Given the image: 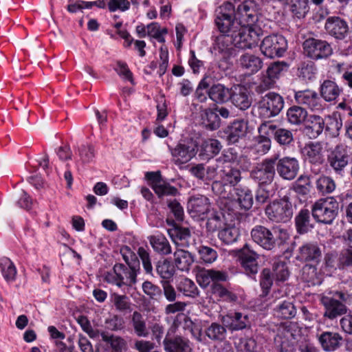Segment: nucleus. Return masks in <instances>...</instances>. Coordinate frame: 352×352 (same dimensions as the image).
Instances as JSON below:
<instances>
[{
  "instance_id": "nucleus-1",
  "label": "nucleus",
  "mask_w": 352,
  "mask_h": 352,
  "mask_svg": "<svg viewBox=\"0 0 352 352\" xmlns=\"http://www.w3.org/2000/svg\"><path fill=\"white\" fill-rule=\"evenodd\" d=\"M260 14V5L254 0H244L235 6V19L238 20L242 32L244 31L248 35L255 32L256 43L258 41L261 31V28L256 25Z\"/></svg>"
},
{
  "instance_id": "nucleus-2",
  "label": "nucleus",
  "mask_w": 352,
  "mask_h": 352,
  "mask_svg": "<svg viewBox=\"0 0 352 352\" xmlns=\"http://www.w3.org/2000/svg\"><path fill=\"white\" fill-rule=\"evenodd\" d=\"M248 35L245 32L239 33H221L215 40V49L220 52L232 54L234 47L241 50L252 49L257 45L255 32Z\"/></svg>"
},
{
  "instance_id": "nucleus-3",
  "label": "nucleus",
  "mask_w": 352,
  "mask_h": 352,
  "mask_svg": "<svg viewBox=\"0 0 352 352\" xmlns=\"http://www.w3.org/2000/svg\"><path fill=\"white\" fill-rule=\"evenodd\" d=\"M235 6L225 2L215 11L214 23L221 33H239L242 28L234 16Z\"/></svg>"
},
{
  "instance_id": "nucleus-4",
  "label": "nucleus",
  "mask_w": 352,
  "mask_h": 352,
  "mask_svg": "<svg viewBox=\"0 0 352 352\" xmlns=\"http://www.w3.org/2000/svg\"><path fill=\"white\" fill-rule=\"evenodd\" d=\"M137 269L135 266L116 264L113 270L104 274V280L118 287L124 285L131 287L137 282Z\"/></svg>"
},
{
  "instance_id": "nucleus-5",
  "label": "nucleus",
  "mask_w": 352,
  "mask_h": 352,
  "mask_svg": "<svg viewBox=\"0 0 352 352\" xmlns=\"http://www.w3.org/2000/svg\"><path fill=\"white\" fill-rule=\"evenodd\" d=\"M241 173L236 168L224 169L221 174V179L214 181L212 184V190L214 194L222 198H230L232 188L238 186L241 180Z\"/></svg>"
},
{
  "instance_id": "nucleus-6",
  "label": "nucleus",
  "mask_w": 352,
  "mask_h": 352,
  "mask_svg": "<svg viewBox=\"0 0 352 352\" xmlns=\"http://www.w3.org/2000/svg\"><path fill=\"white\" fill-rule=\"evenodd\" d=\"M339 204L333 197L320 199L311 207L314 219L318 223L331 224L338 214Z\"/></svg>"
},
{
  "instance_id": "nucleus-7",
  "label": "nucleus",
  "mask_w": 352,
  "mask_h": 352,
  "mask_svg": "<svg viewBox=\"0 0 352 352\" xmlns=\"http://www.w3.org/2000/svg\"><path fill=\"white\" fill-rule=\"evenodd\" d=\"M265 213L272 222L287 223L293 216L294 208L289 198L285 196L280 200L269 204L265 208Z\"/></svg>"
},
{
  "instance_id": "nucleus-8",
  "label": "nucleus",
  "mask_w": 352,
  "mask_h": 352,
  "mask_svg": "<svg viewBox=\"0 0 352 352\" xmlns=\"http://www.w3.org/2000/svg\"><path fill=\"white\" fill-rule=\"evenodd\" d=\"M351 160L350 148L345 144L337 145L327 155V165L336 175L342 177Z\"/></svg>"
},
{
  "instance_id": "nucleus-9",
  "label": "nucleus",
  "mask_w": 352,
  "mask_h": 352,
  "mask_svg": "<svg viewBox=\"0 0 352 352\" xmlns=\"http://www.w3.org/2000/svg\"><path fill=\"white\" fill-rule=\"evenodd\" d=\"M284 99L278 94L269 92L258 101L257 112L261 118L269 119L278 115L284 107Z\"/></svg>"
},
{
  "instance_id": "nucleus-10",
  "label": "nucleus",
  "mask_w": 352,
  "mask_h": 352,
  "mask_svg": "<svg viewBox=\"0 0 352 352\" xmlns=\"http://www.w3.org/2000/svg\"><path fill=\"white\" fill-rule=\"evenodd\" d=\"M171 161L176 166H182L190 162L197 153L198 146L192 139L180 140L175 146H168Z\"/></svg>"
},
{
  "instance_id": "nucleus-11",
  "label": "nucleus",
  "mask_w": 352,
  "mask_h": 352,
  "mask_svg": "<svg viewBox=\"0 0 352 352\" xmlns=\"http://www.w3.org/2000/svg\"><path fill=\"white\" fill-rule=\"evenodd\" d=\"M260 48L262 54L267 58L281 57L287 49V42L280 34H271L263 38Z\"/></svg>"
},
{
  "instance_id": "nucleus-12",
  "label": "nucleus",
  "mask_w": 352,
  "mask_h": 352,
  "mask_svg": "<svg viewBox=\"0 0 352 352\" xmlns=\"http://www.w3.org/2000/svg\"><path fill=\"white\" fill-rule=\"evenodd\" d=\"M305 54L311 59H324L333 53V49L326 41L309 38L303 42Z\"/></svg>"
},
{
  "instance_id": "nucleus-13",
  "label": "nucleus",
  "mask_w": 352,
  "mask_h": 352,
  "mask_svg": "<svg viewBox=\"0 0 352 352\" xmlns=\"http://www.w3.org/2000/svg\"><path fill=\"white\" fill-rule=\"evenodd\" d=\"M275 162L276 159L271 157L257 164L250 173L251 178L259 185L271 184L276 173Z\"/></svg>"
},
{
  "instance_id": "nucleus-14",
  "label": "nucleus",
  "mask_w": 352,
  "mask_h": 352,
  "mask_svg": "<svg viewBox=\"0 0 352 352\" xmlns=\"http://www.w3.org/2000/svg\"><path fill=\"white\" fill-rule=\"evenodd\" d=\"M238 258L244 272L248 276H254L258 272L259 254L251 245L245 243L238 250Z\"/></svg>"
},
{
  "instance_id": "nucleus-15",
  "label": "nucleus",
  "mask_w": 352,
  "mask_h": 352,
  "mask_svg": "<svg viewBox=\"0 0 352 352\" xmlns=\"http://www.w3.org/2000/svg\"><path fill=\"white\" fill-rule=\"evenodd\" d=\"M276 159V171L280 178L284 180L292 181L297 175L300 170V163L294 157L285 156L283 157H274Z\"/></svg>"
},
{
  "instance_id": "nucleus-16",
  "label": "nucleus",
  "mask_w": 352,
  "mask_h": 352,
  "mask_svg": "<svg viewBox=\"0 0 352 352\" xmlns=\"http://www.w3.org/2000/svg\"><path fill=\"white\" fill-rule=\"evenodd\" d=\"M258 132L274 138L280 146H289L294 142L293 131L279 127L271 122H263L258 127Z\"/></svg>"
},
{
  "instance_id": "nucleus-17",
  "label": "nucleus",
  "mask_w": 352,
  "mask_h": 352,
  "mask_svg": "<svg viewBox=\"0 0 352 352\" xmlns=\"http://www.w3.org/2000/svg\"><path fill=\"white\" fill-rule=\"evenodd\" d=\"M294 99L298 104L305 105L311 111L320 113L324 109V104L314 90L295 91Z\"/></svg>"
},
{
  "instance_id": "nucleus-18",
  "label": "nucleus",
  "mask_w": 352,
  "mask_h": 352,
  "mask_svg": "<svg viewBox=\"0 0 352 352\" xmlns=\"http://www.w3.org/2000/svg\"><path fill=\"white\" fill-rule=\"evenodd\" d=\"M251 237L254 242L266 250L276 248L277 239L272 232L263 226H256L251 230Z\"/></svg>"
},
{
  "instance_id": "nucleus-19",
  "label": "nucleus",
  "mask_w": 352,
  "mask_h": 352,
  "mask_svg": "<svg viewBox=\"0 0 352 352\" xmlns=\"http://www.w3.org/2000/svg\"><path fill=\"white\" fill-rule=\"evenodd\" d=\"M187 208L192 217L204 219L210 210V203L207 197L197 195L189 199Z\"/></svg>"
},
{
  "instance_id": "nucleus-20",
  "label": "nucleus",
  "mask_w": 352,
  "mask_h": 352,
  "mask_svg": "<svg viewBox=\"0 0 352 352\" xmlns=\"http://www.w3.org/2000/svg\"><path fill=\"white\" fill-rule=\"evenodd\" d=\"M229 100L237 109L245 111L248 109L252 103V98L250 91L242 85H237L230 92Z\"/></svg>"
},
{
  "instance_id": "nucleus-21",
  "label": "nucleus",
  "mask_w": 352,
  "mask_h": 352,
  "mask_svg": "<svg viewBox=\"0 0 352 352\" xmlns=\"http://www.w3.org/2000/svg\"><path fill=\"white\" fill-rule=\"evenodd\" d=\"M296 259L303 262L318 263L322 258V252L316 242H306L299 247Z\"/></svg>"
},
{
  "instance_id": "nucleus-22",
  "label": "nucleus",
  "mask_w": 352,
  "mask_h": 352,
  "mask_svg": "<svg viewBox=\"0 0 352 352\" xmlns=\"http://www.w3.org/2000/svg\"><path fill=\"white\" fill-rule=\"evenodd\" d=\"M320 301L324 307V316L329 319L333 320L347 312L346 305L336 298L322 296Z\"/></svg>"
},
{
  "instance_id": "nucleus-23",
  "label": "nucleus",
  "mask_w": 352,
  "mask_h": 352,
  "mask_svg": "<svg viewBox=\"0 0 352 352\" xmlns=\"http://www.w3.org/2000/svg\"><path fill=\"white\" fill-rule=\"evenodd\" d=\"M294 334L290 329L283 327L278 329L274 338V344L280 352H294Z\"/></svg>"
},
{
  "instance_id": "nucleus-24",
  "label": "nucleus",
  "mask_w": 352,
  "mask_h": 352,
  "mask_svg": "<svg viewBox=\"0 0 352 352\" xmlns=\"http://www.w3.org/2000/svg\"><path fill=\"white\" fill-rule=\"evenodd\" d=\"M324 28L331 36L338 39L344 38L349 30L346 22L338 16L329 17L326 21Z\"/></svg>"
},
{
  "instance_id": "nucleus-25",
  "label": "nucleus",
  "mask_w": 352,
  "mask_h": 352,
  "mask_svg": "<svg viewBox=\"0 0 352 352\" xmlns=\"http://www.w3.org/2000/svg\"><path fill=\"white\" fill-rule=\"evenodd\" d=\"M224 325L232 331H239L250 325V320L246 314L241 312H230L223 317Z\"/></svg>"
},
{
  "instance_id": "nucleus-26",
  "label": "nucleus",
  "mask_w": 352,
  "mask_h": 352,
  "mask_svg": "<svg viewBox=\"0 0 352 352\" xmlns=\"http://www.w3.org/2000/svg\"><path fill=\"white\" fill-rule=\"evenodd\" d=\"M163 344L166 352H192L190 340L179 336L165 338Z\"/></svg>"
},
{
  "instance_id": "nucleus-27",
  "label": "nucleus",
  "mask_w": 352,
  "mask_h": 352,
  "mask_svg": "<svg viewBox=\"0 0 352 352\" xmlns=\"http://www.w3.org/2000/svg\"><path fill=\"white\" fill-rule=\"evenodd\" d=\"M146 176L148 179L153 182V189L159 197L175 196L178 193V190L175 187L162 181L155 173L148 172Z\"/></svg>"
},
{
  "instance_id": "nucleus-28",
  "label": "nucleus",
  "mask_w": 352,
  "mask_h": 352,
  "mask_svg": "<svg viewBox=\"0 0 352 352\" xmlns=\"http://www.w3.org/2000/svg\"><path fill=\"white\" fill-rule=\"evenodd\" d=\"M173 263L178 270L188 272L195 262L194 255L188 250L177 248L173 253Z\"/></svg>"
},
{
  "instance_id": "nucleus-29",
  "label": "nucleus",
  "mask_w": 352,
  "mask_h": 352,
  "mask_svg": "<svg viewBox=\"0 0 352 352\" xmlns=\"http://www.w3.org/2000/svg\"><path fill=\"white\" fill-rule=\"evenodd\" d=\"M323 146L319 142H310L303 148L306 160L313 164H322L324 162Z\"/></svg>"
},
{
  "instance_id": "nucleus-30",
  "label": "nucleus",
  "mask_w": 352,
  "mask_h": 352,
  "mask_svg": "<svg viewBox=\"0 0 352 352\" xmlns=\"http://www.w3.org/2000/svg\"><path fill=\"white\" fill-rule=\"evenodd\" d=\"M227 279L226 272L214 270H202L197 274V280L201 287H206L211 282L225 281Z\"/></svg>"
},
{
  "instance_id": "nucleus-31",
  "label": "nucleus",
  "mask_w": 352,
  "mask_h": 352,
  "mask_svg": "<svg viewBox=\"0 0 352 352\" xmlns=\"http://www.w3.org/2000/svg\"><path fill=\"white\" fill-rule=\"evenodd\" d=\"M342 92V89L331 80H324L320 87L321 97L328 102L336 101Z\"/></svg>"
},
{
  "instance_id": "nucleus-32",
  "label": "nucleus",
  "mask_w": 352,
  "mask_h": 352,
  "mask_svg": "<svg viewBox=\"0 0 352 352\" xmlns=\"http://www.w3.org/2000/svg\"><path fill=\"white\" fill-rule=\"evenodd\" d=\"M168 233L177 248H188L190 245L191 234L188 228L176 226L169 229Z\"/></svg>"
},
{
  "instance_id": "nucleus-33",
  "label": "nucleus",
  "mask_w": 352,
  "mask_h": 352,
  "mask_svg": "<svg viewBox=\"0 0 352 352\" xmlns=\"http://www.w3.org/2000/svg\"><path fill=\"white\" fill-rule=\"evenodd\" d=\"M248 129V122L244 120H238L233 122L227 135L228 142L230 144L237 142L239 139L245 136Z\"/></svg>"
},
{
  "instance_id": "nucleus-34",
  "label": "nucleus",
  "mask_w": 352,
  "mask_h": 352,
  "mask_svg": "<svg viewBox=\"0 0 352 352\" xmlns=\"http://www.w3.org/2000/svg\"><path fill=\"white\" fill-rule=\"evenodd\" d=\"M234 193L240 207L245 210H250L253 205L254 199L252 190L246 186L239 185L234 188Z\"/></svg>"
},
{
  "instance_id": "nucleus-35",
  "label": "nucleus",
  "mask_w": 352,
  "mask_h": 352,
  "mask_svg": "<svg viewBox=\"0 0 352 352\" xmlns=\"http://www.w3.org/2000/svg\"><path fill=\"white\" fill-rule=\"evenodd\" d=\"M230 89L222 84L212 85L208 90V96L210 100L217 104H223L229 100Z\"/></svg>"
},
{
  "instance_id": "nucleus-36",
  "label": "nucleus",
  "mask_w": 352,
  "mask_h": 352,
  "mask_svg": "<svg viewBox=\"0 0 352 352\" xmlns=\"http://www.w3.org/2000/svg\"><path fill=\"white\" fill-rule=\"evenodd\" d=\"M324 128V119L316 115L310 116L308 124L305 126V131L307 135L311 139L318 138L323 131Z\"/></svg>"
},
{
  "instance_id": "nucleus-37",
  "label": "nucleus",
  "mask_w": 352,
  "mask_h": 352,
  "mask_svg": "<svg viewBox=\"0 0 352 352\" xmlns=\"http://www.w3.org/2000/svg\"><path fill=\"white\" fill-rule=\"evenodd\" d=\"M342 340V338L339 333L329 331L322 333L319 338L323 349L327 351H333L337 349Z\"/></svg>"
},
{
  "instance_id": "nucleus-38",
  "label": "nucleus",
  "mask_w": 352,
  "mask_h": 352,
  "mask_svg": "<svg viewBox=\"0 0 352 352\" xmlns=\"http://www.w3.org/2000/svg\"><path fill=\"white\" fill-rule=\"evenodd\" d=\"M148 241L154 251L160 255L171 254L172 249L168 239L162 234L150 236Z\"/></svg>"
},
{
  "instance_id": "nucleus-39",
  "label": "nucleus",
  "mask_w": 352,
  "mask_h": 352,
  "mask_svg": "<svg viewBox=\"0 0 352 352\" xmlns=\"http://www.w3.org/2000/svg\"><path fill=\"white\" fill-rule=\"evenodd\" d=\"M131 324L135 333L138 337L146 338L148 336L144 316L138 311H135L131 316Z\"/></svg>"
},
{
  "instance_id": "nucleus-40",
  "label": "nucleus",
  "mask_w": 352,
  "mask_h": 352,
  "mask_svg": "<svg viewBox=\"0 0 352 352\" xmlns=\"http://www.w3.org/2000/svg\"><path fill=\"white\" fill-rule=\"evenodd\" d=\"M221 148V143L217 140H207L201 144L199 155L201 160H206L219 153Z\"/></svg>"
},
{
  "instance_id": "nucleus-41",
  "label": "nucleus",
  "mask_w": 352,
  "mask_h": 352,
  "mask_svg": "<svg viewBox=\"0 0 352 352\" xmlns=\"http://www.w3.org/2000/svg\"><path fill=\"white\" fill-rule=\"evenodd\" d=\"M241 67L252 74L256 73L263 66V61L254 54H245L239 59Z\"/></svg>"
},
{
  "instance_id": "nucleus-42",
  "label": "nucleus",
  "mask_w": 352,
  "mask_h": 352,
  "mask_svg": "<svg viewBox=\"0 0 352 352\" xmlns=\"http://www.w3.org/2000/svg\"><path fill=\"white\" fill-rule=\"evenodd\" d=\"M274 315L283 319H290L296 314V309L293 302L284 300L279 302L274 309Z\"/></svg>"
},
{
  "instance_id": "nucleus-43",
  "label": "nucleus",
  "mask_w": 352,
  "mask_h": 352,
  "mask_svg": "<svg viewBox=\"0 0 352 352\" xmlns=\"http://www.w3.org/2000/svg\"><path fill=\"white\" fill-rule=\"evenodd\" d=\"M102 340L110 344L114 352H122L126 346V342L120 336L109 334L106 331H101Z\"/></svg>"
},
{
  "instance_id": "nucleus-44",
  "label": "nucleus",
  "mask_w": 352,
  "mask_h": 352,
  "mask_svg": "<svg viewBox=\"0 0 352 352\" xmlns=\"http://www.w3.org/2000/svg\"><path fill=\"white\" fill-rule=\"evenodd\" d=\"M202 124L210 130H216L220 126L219 115L210 109H205L201 113Z\"/></svg>"
},
{
  "instance_id": "nucleus-45",
  "label": "nucleus",
  "mask_w": 352,
  "mask_h": 352,
  "mask_svg": "<svg viewBox=\"0 0 352 352\" xmlns=\"http://www.w3.org/2000/svg\"><path fill=\"white\" fill-rule=\"evenodd\" d=\"M315 184L318 192L322 195L331 193L336 188L334 180L331 177L324 175H320L316 179Z\"/></svg>"
},
{
  "instance_id": "nucleus-46",
  "label": "nucleus",
  "mask_w": 352,
  "mask_h": 352,
  "mask_svg": "<svg viewBox=\"0 0 352 352\" xmlns=\"http://www.w3.org/2000/svg\"><path fill=\"white\" fill-rule=\"evenodd\" d=\"M177 289L188 297L195 298L199 295V289L195 283L188 278H182L177 285Z\"/></svg>"
},
{
  "instance_id": "nucleus-47",
  "label": "nucleus",
  "mask_w": 352,
  "mask_h": 352,
  "mask_svg": "<svg viewBox=\"0 0 352 352\" xmlns=\"http://www.w3.org/2000/svg\"><path fill=\"white\" fill-rule=\"evenodd\" d=\"M307 116V111L299 106H292L287 111V120L292 124H300L305 120Z\"/></svg>"
},
{
  "instance_id": "nucleus-48",
  "label": "nucleus",
  "mask_w": 352,
  "mask_h": 352,
  "mask_svg": "<svg viewBox=\"0 0 352 352\" xmlns=\"http://www.w3.org/2000/svg\"><path fill=\"white\" fill-rule=\"evenodd\" d=\"M295 223L298 233L307 232L312 228L310 223L309 211L307 209L301 210L295 218Z\"/></svg>"
},
{
  "instance_id": "nucleus-49",
  "label": "nucleus",
  "mask_w": 352,
  "mask_h": 352,
  "mask_svg": "<svg viewBox=\"0 0 352 352\" xmlns=\"http://www.w3.org/2000/svg\"><path fill=\"white\" fill-rule=\"evenodd\" d=\"M156 272L162 279L169 280L175 273V266L169 260L164 259L157 262Z\"/></svg>"
},
{
  "instance_id": "nucleus-50",
  "label": "nucleus",
  "mask_w": 352,
  "mask_h": 352,
  "mask_svg": "<svg viewBox=\"0 0 352 352\" xmlns=\"http://www.w3.org/2000/svg\"><path fill=\"white\" fill-rule=\"evenodd\" d=\"M239 230L235 226H228L221 229L218 233L219 239L226 245L236 242L239 236Z\"/></svg>"
},
{
  "instance_id": "nucleus-51",
  "label": "nucleus",
  "mask_w": 352,
  "mask_h": 352,
  "mask_svg": "<svg viewBox=\"0 0 352 352\" xmlns=\"http://www.w3.org/2000/svg\"><path fill=\"white\" fill-rule=\"evenodd\" d=\"M0 268L3 276L6 281H13L15 279L16 270L10 258L6 257L2 258L0 260Z\"/></svg>"
},
{
  "instance_id": "nucleus-52",
  "label": "nucleus",
  "mask_w": 352,
  "mask_h": 352,
  "mask_svg": "<svg viewBox=\"0 0 352 352\" xmlns=\"http://www.w3.org/2000/svg\"><path fill=\"white\" fill-rule=\"evenodd\" d=\"M226 329L223 325L212 323L206 330V336L212 340H223L226 337Z\"/></svg>"
},
{
  "instance_id": "nucleus-53",
  "label": "nucleus",
  "mask_w": 352,
  "mask_h": 352,
  "mask_svg": "<svg viewBox=\"0 0 352 352\" xmlns=\"http://www.w3.org/2000/svg\"><path fill=\"white\" fill-rule=\"evenodd\" d=\"M273 276L276 283L285 282L289 278V269L285 262L278 261L274 263Z\"/></svg>"
},
{
  "instance_id": "nucleus-54",
  "label": "nucleus",
  "mask_w": 352,
  "mask_h": 352,
  "mask_svg": "<svg viewBox=\"0 0 352 352\" xmlns=\"http://www.w3.org/2000/svg\"><path fill=\"white\" fill-rule=\"evenodd\" d=\"M309 9V0H294L290 4L291 12L298 19L305 17Z\"/></svg>"
},
{
  "instance_id": "nucleus-55",
  "label": "nucleus",
  "mask_w": 352,
  "mask_h": 352,
  "mask_svg": "<svg viewBox=\"0 0 352 352\" xmlns=\"http://www.w3.org/2000/svg\"><path fill=\"white\" fill-rule=\"evenodd\" d=\"M259 135L256 138L254 144L255 151L260 155H264L267 153L271 148V136H268L267 134L259 133Z\"/></svg>"
},
{
  "instance_id": "nucleus-56",
  "label": "nucleus",
  "mask_w": 352,
  "mask_h": 352,
  "mask_svg": "<svg viewBox=\"0 0 352 352\" xmlns=\"http://www.w3.org/2000/svg\"><path fill=\"white\" fill-rule=\"evenodd\" d=\"M311 181L307 175H300L293 185L294 190L302 195L309 193L311 189Z\"/></svg>"
},
{
  "instance_id": "nucleus-57",
  "label": "nucleus",
  "mask_w": 352,
  "mask_h": 352,
  "mask_svg": "<svg viewBox=\"0 0 352 352\" xmlns=\"http://www.w3.org/2000/svg\"><path fill=\"white\" fill-rule=\"evenodd\" d=\"M302 276L304 280L311 285L320 283L317 272V268L313 265H306L302 268Z\"/></svg>"
},
{
  "instance_id": "nucleus-58",
  "label": "nucleus",
  "mask_w": 352,
  "mask_h": 352,
  "mask_svg": "<svg viewBox=\"0 0 352 352\" xmlns=\"http://www.w3.org/2000/svg\"><path fill=\"white\" fill-rule=\"evenodd\" d=\"M78 153L80 160L84 164L92 162L95 157V149L91 144H82L78 148Z\"/></svg>"
},
{
  "instance_id": "nucleus-59",
  "label": "nucleus",
  "mask_w": 352,
  "mask_h": 352,
  "mask_svg": "<svg viewBox=\"0 0 352 352\" xmlns=\"http://www.w3.org/2000/svg\"><path fill=\"white\" fill-rule=\"evenodd\" d=\"M288 65L283 61H277L272 63L266 70L267 74L275 80L278 79L281 74L287 70Z\"/></svg>"
},
{
  "instance_id": "nucleus-60",
  "label": "nucleus",
  "mask_w": 352,
  "mask_h": 352,
  "mask_svg": "<svg viewBox=\"0 0 352 352\" xmlns=\"http://www.w3.org/2000/svg\"><path fill=\"white\" fill-rule=\"evenodd\" d=\"M316 72L317 68L314 63H305L299 69V77L305 80H311L315 78Z\"/></svg>"
},
{
  "instance_id": "nucleus-61",
  "label": "nucleus",
  "mask_w": 352,
  "mask_h": 352,
  "mask_svg": "<svg viewBox=\"0 0 352 352\" xmlns=\"http://www.w3.org/2000/svg\"><path fill=\"white\" fill-rule=\"evenodd\" d=\"M223 225L224 222L222 214L214 213L208 219L206 222V229L208 232H214L217 230L221 229Z\"/></svg>"
},
{
  "instance_id": "nucleus-62",
  "label": "nucleus",
  "mask_w": 352,
  "mask_h": 352,
  "mask_svg": "<svg viewBox=\"0 0 352 352\" xmlns=\"http://www.w3.org/2000/svg\"><path fill=\"white\" fill-rule=\"evenodd\" d=\"M273 283V279L270 270L267 268L263 270L261 276L260 285L263 290V296H265L268 294Z\"/></svg>"
},
{
  "instance_id": "nucleus-63",
  "label": "nucleus",
  "mask_w": 352,
  "mask_h": 352,
  "mask_svg": "<svg viewBox=\"0 0 352 352\" xmlns=\"http://www.w3.org/2000/svg\"><path fill=\"white\" fill-rule=\"evenodd\" d=\"M338 267L344 269L352 266V249L346 248L341 251L338 258Z\"/></svg>"
},
{
  "instance_id": "nucleus-64",
  "label": "nucleus",
  "mask_w": 352,
  "mask_h": 352,
  "mask_svg": "<svg viewBox=\"0 0 352 352\" xmlns=\"http://www.w3.org/2000/svg\"><path fill=\"white\" fill-rule=\"evenodd\" d=\"M276 80L267 72L263 74L261 82L258 86L255 88V91L257 94H263L264 91L269 90L274 87Z\"/></svg>"
}]
</instances>
